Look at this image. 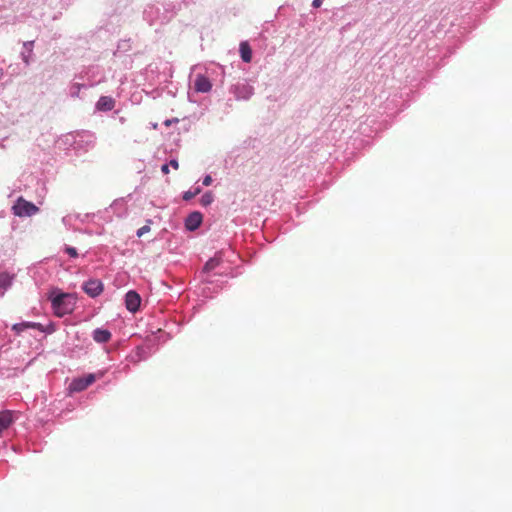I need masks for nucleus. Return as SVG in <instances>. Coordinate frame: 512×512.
<instances>
[{"label":"nucleus","mask_w":512,"mask_h":512,"mask_svg":"<svg viewBox=\"0 0 512 512\" xmlns=\"http://www.w3.org/2000/svg\"><path fill=\"white\" fill-rule=\"evenodd\" d=\"M202 223V214L200 212H192L188 215L185 221V226L188 230H196Z\"/></svg>","instance_id":"39448f33"},{"label":"nucleus","mask_w":512,"mask_h":512,"mask_svg":"<svg viewBox=\"0 0 512 512\" xmlns=\"http://www.w3.org/2000/svg\"><path fill=\"white\" fill-rule=\"evenodd\" d=\"M83 289L90 297H97L103 291V283L100 280L92 279L83 285Z\"/></svg>","instance_id":"7ed1b4c3"},{"label":"nucleus","mask_w":512,"mask_h":512,"mask_svg":"<svg viewBox=\"0 0 512 512\" xmlns=\"http://www.w3.org/2000/svg\"><path fill=\"white\" fill-rule=\"evenodd\" d=\"M141 298L135 291H129L125 297L126 308L130 312H136L139 309Z\"/></svg>","instance_id":"20e7f679"},{"label":"nucleus","mask_w":512,"mask_h":512,"mask_svg":"<svg viewBox=\"0 0 512 512\" xmlns=\"http://www.w3.org/2000/svg\"><path fill=\"white\" fill-rule=\"evenodd\" d=\"M200 188H196L194 191H186L184 194H183V199L188 201V200H191L193 199L196 195H198L200 193Z\"/></svg>","instance_id":"f3484780"},{"label":"nucleus","mask_w":512,"mask_h":512,"mask_svg":"<svg viewBox=\"0 0 512 512\" xmlns=\"http://www.w3.org/2000/svg\"><path fill=\"white\" fill-rule=\"evenodd\" d=\"M115 107V100L110 96H101L96 104L99 111H111Z\"/></svg>","instance_id":"6e6552de"},{"label":"nucleus","mask_w":512,"mask_h":512,"mask_svg":"<svg viewBox=\"0 0 512 512\" xmlns=\"http://www.w3.org/2000/svg\"><path fill=\"white\" fill-rule=\"evenodd\" d=\"M194 86H195V90L197 92H202V93L209 92L212 88V84L209 81V79L203 75H198L196 77Z\"/></svg>","instance_id":"423d86ee"},{"label":"nucleus","mask_w":512,"mask_h":512,"mask_svg":"<svg viewBox=\"0 0 512 512\" xmlns=\"http://www.w3.org/2000/svg\"><path fill=\"white\" fill-rule=\"evenodd\" d=\"M24 48L27 50V54L25 52L22 53V58H23V61L26 63V64H29V61H30V55L32 53V48H33V41H30V42H25L24 43Z\"/></svg>","instance_id":"4468645a"},{"label":"nucleus","mask_w":512,"mask_h":512,"mask_svg":"<svg viewBox=\"0 0 512 512\" xmlns=\"http://www.w3.org/2000/svg\"><path fill=\"white\" fill-rule=\"evenodd\" d=\"M168 165L171 166L174 169H178L179 168V163L175 159L171 160Z\"/></svg>","instance_id":"4be33fe9"},{"label":"nucleus","mask_w":512,"mask_h":512,"mask_svg":"<svg viewBox=\"0 0 512 512\" xmlns=\"http://www.w3.org/2000/svg\"><path fill=\"white\" fill-rule=\"evenodd\" d=\"M51 303L55 313L59 317H62L64 315V293L59 292L57 295L51 297Z\"/></svg>","instance_id":"0eeeda50"},{"label":"nucleus","mask_w":512,"mask_h":512,"mask_svg":"<svg viewBox=\"0 0 512 512\" xmlns=\"http://www.w3.org/2000/svg\"><path fill=\"white\" fill-rule=\"evenodd\" d=\"M39 327H40V324L31 323V322H25V323L15 324L13 326V330H15L16 332H20V331H23L26 328H39Z\"/></svg>","instance_id":"ddd939ff"},{"label":"nucleus","mask_w":512,"mask_h":512,"mask_svg":"<svg viewBox=\"0 0 512 512\" xmlns=\"http://www.w3.org/2000/svg\"><path fill=\"white\" fill-rule=\"evenodd\" d=\"M14 214L20 217L31 216L38 211V208L31 202L19 198L16 204L13 206Z\"/></svg>","instance_id":"f03ea898"},{"label":"nucleus","mask_w":512,"mask_h":512,"mask_svg":"<svg viewBox=\"0 0 512 512\" xmlns=\"http://www.w3.org/2000/svg\"><path fill=\"white\" fill-rule=\"evenodd\" d=\"M322 2H312L314 8H319Z\"/></svg>","instance_id":"b1692460"},{"label":"nucleus","mask_w":512,"mask_h":512,"mask_svg":"<svg viewBox=\"0 0 512 512\" xmlns=\"http://www.w3.org/2000/svg\"><path fill=\"white\" fill-rule=\"evenodd\" d=\"M111 333L107 329L97 328L93 331V339L98 343H107L111 339Z\"/></svg>","instance_id":"1a4fd4ad"},{"label":"nucleus","mask_w":512,"mask_h":512,"mask_svg":"<svg viewBox=\"0 0 512 512\" xmlns=\"http://www.w3.org/2000/svg\"><path fill=\"white\" fill-rule=\"evenodd\" d=\"M212 183V177L210 175H207L203 179V185L209 186Z\"/></svg>","instance_id":"412c9836"},{"label":"nucleus","mask_w":512,"mask_h":512,"mask_svg":"<svg viewBox=\"0 0 512 512\" xmlns=\"http://www.w3.org/2000/svg\"><path fill=\"white\" fill-rule=\"evenodd\" d=\"M152 223V220L148 219L146 221V225L142 226L141 228H139L137 230V236L138 237H141L143 236L145 233H148L150 231V224Z\"/></svg>","instance_id":"dca6fc26"},{"label":"nucleus","mask_w":512,"mask_h":512,"mask_svg":"<svg viewBox=\"0 0 512 512\" xmlns=\"http://www.w3.org/2000/svg\"><path fill=\"white\" fill-rule=\"evenodd\" d=\"M222 263V252H217L214 257L210 258L204 265L203 270L209 272L214 270Z\"/></svg>","instance_id":"9d476101"},{"label":"nucleus","mask_w":512,"mask_h":512,"mask_svg":"<svg viewBox=\"0 0 512 512\" xmlns=\"http://www.w3.org/2000/svg\"><path fill=\"white\" fill-rule=\"evenodd\" d=\"M213 201V195L208 192V193H205L202 197H201V204L203 206H208L212 203Z\"/></svg>","instance_id":"a211bd4d"},{"label":"nucleus","mask_w":512,"mask_h":512,"mask_svg":"<svg viewBox=\"0 0 512 512\" xmlns=\"http://www.w3.org/2000/svg\"><path fill=\"white\" fill-rule=\"evenodd\" d=\"M102 376H103V373L101 372L99 374L89 373L83 377L75 378L72 380V382L69 385V392L70 393L81 392V391L85 390L87 387H89L90 385H92L96 381L97 378H101Z\"/></svg>","instance_id":"f257e3e1"},{"label":"nucleus","mask_w":512,"mask_h":512,"mask_svg":"<svg viewBox=\"0 0 512 512\" xmlns=\"http://www.w3.org/2000/svg\"><path fill=\"white\" fill-rule=\"evenodd\" d=\"M161 171H162L164 174H168V173H169V165H168V164H164V165L161 167Z\"/></svg>","instance_id":"5701e85b"},{"label":"nucleus","mask_w":512,"mask_h":512,"mask_svg":"<svg viewBox=\"0 0 512 512\" xmlns=\"http://www.w3.org/2000/svg\"><path fill=\"white\" fill-rule=\"evenodd\" d=\"M173 121H177V119H175V120H166L165 121V125L166 126H170Z\"/></svg>","instance_id":"393cba45"},{"label":"nucleus","mask_w":512,"mask_h":512,"mask_svg":"<svg viewBox=\"0 0 512 512\" xmlns=\"http://www.w3.org/2000/svg\"><path fill=\"white\" fill-rule=\"evenodd\" d=\"M66 254L70 257V258H77L78 257V252L75 248L73 247H66Z\"/></svg>","instance_id":"6ab92c4d"},{"label":"nucleus","mask_w":512,"mask_h":512,"mask_svg":"<svg viewBox=\"0 0 512 512\" xmlns=\"http://www.w3.org/2000/svg\"><path fill=\"white\" fill-rule=\"evenodd\" d=\"M3 74V70L0 68V78H2Z\"/></svg>","instance_id":"a878e982"},{"label":"nucleus","mask_w":512,"mask_h":512,"mask_svg":"<svg viewBox=\"0 0 512 512\" xmlns=\"http://www.w3.org/2000/svg\"><path fill=\"white\" fill-rule=\"evenodd\" d=\"M13 422L12 413L10 411L0 412V434L7 429Z\"/></svg>","instance_id":"f8f14e48"},{"label":"nucleus","mask_w":512,"mask_h":512,"mask_svg":"<svg viewBox=\"0 0 512 512\" xmlns=\"http://www.w3.org/2000/svg\"><path fill=\"white\" fill-rule=\"evenodd\" d=\"M240 55H241V59L245 63L251 62V60H252V49H251L250 45L248 44V42L243 41V42L240 43Z\"/></svg>","instance_id":"9b49d317"},{"label":"nucleus","mask_w":512,"mask_h":512,"mask_svg":"<svg viewBox=\"0 0 512 512\" xmlns=\"http://www.w3.org/2000/svg\"><path fill=\"white\" fill-rule=\"evenodd\" d=\"M65 298H66V313H67L68 312V306L72 303V301L75 300V297L73 295H71V294L66 293Z\"/></svg>","instance_id":"aec40b11"},{"label":"nucleus","mask_w":512,"mask_h":512,"mask_svg":"<svg viewBox=\"0 0 512 512\" xmlns=\"http://www.w3.org/2000/svg\"><path fill=\"white\" fill-rule=\"evenodd\" d=\"M12 277L7 273L0 274V286L7 287L11 284Z\"/></svg>","instance_id":"2eb2a0df"}]
</instances>
